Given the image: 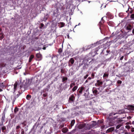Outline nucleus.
Listing matches in <instances>:
<instances>
[{"label": "nucleus", "instance_id": "f257e3e1", "mask_svg": "<svg viewBox=\"0 0 134 134\" xmlns=\"http://www.w3.org/2000/svg\"><path fill=\"white\" fill-rule=\"evenodd\" d=\"M78 127L79 129H83L81 131L82 132H83L86 130H89L90 129V127L88 126V124H86V123L80 124L78 125Z\"/></svg>", "mask_w": 134, "mask_h": 134}, {"label": "nucleus", "instance_id": "f03ea898", "mask_svg": "<svg viewBox=\"0 0 134 134\" xmlns=\"http://www.w3.org/2000/svg\"><path fill=\"white\" fill-rule=\"evenodd\" d=\"M104 50V48L102 47V46H99L96 49L95 52L96 54H101L103 53V52Z\"/></svg>", "mask_w": 134, "mask_h": 134}, {"label": "nucleus", "instance_id": "7ed1b4c3", "mask_svg": "<svg viewBox=\"0 0 134 134\" xmlns=\"http://www.w3.org/2000/svg\"><path fill=\"white\" fill-rule=\"evenodd\" d=\"M133 12V10L132 9V8H130V6L129 7V8H128V9L126 11V12L128 13V15L127 16L125 17L124 19L123 20V21H124L125 19H127V18L128 16L129 15V14H132Z\"/></svg>", "mask_w": 134, "mask_h": 134}, {"label": "nucleus", "instance_id": "20e7f679", "mask_svg": "<svg viewBox=\"0 0 134 134\" xmlns=\"http://www.w3.org/2000/svg\"><path fill=\"white\" fill-rule=\"evenodd\" d=\"M93 60L91 59L90 58H85L84 60L85 63L87 65H88L92 63V61Z\"/></svg>", "mask_w": 134, "mask_h": 134}, {"label": "nucleus", "instance_id": "39448f33", "mask_svg": "<svg viewBox=\"0 0 134 134\" xmlns=\"http://www.w3.org/2000/svg\"><path fill=\"white\" fill-rule=\"evenodd\" d=\"M75 62V60L74 59L72 58L69 60L68 63V65L69 67H71L72 66Z\"/></svg>", "mask_w": 134, "mask_h": 134}, {"label": "nucleus", "instance_id": "423d86ee", "mask_svg": "<svg viewBox=\"0 0 134 134\" xmlns=\"http://www.w3.org/2000/svg\"><path fill=\"white\" fill-rule=\"evenodd\" d=\"M132 28V27L131 25L129 24L127 25L126 27V30L128 31L127 32L128 33L131 31Z\"/></svg>", "mask_w": 134, "mask_h": 134}, {"label": "nucleus", "instance_id": "0eeeda50", "mask_svg": "<svg viewBox=\"0 0 134 134\" xmlns=\"http://www.w3.org/2000/svg\"><path fill=\"white\" fill-rule=\"evenodd\" d=\"M85 88L83 87H81L79 88L77 90V92L80 94H82L83 91L84 89Z\"/></svg>", "mask_w": 134, "mask_h": 134}, {"label": "nucleus", "instance_id": "6e6552de", "mask_svg": "<svg viewBox=\"0 0 134 134\" xmlns=\"http://www.w3.org/2000/svg\"><path fill=\"white\" fill-rule=\"evenodd\" d=\"M36 57L37 58L38 60H40L42 59V55L40 53H37L36 55Z\"/></svg>", "mask_w": 134, "mask_h": 134}, {"label": "nucleus", "instance_id": "1a4fd4ad", "mask_svg": "<svg viewBox=\"0 0 134 134\" xmlns=\"http://www.w3.org/2000/svg\"><path fill=\"white\" fill-rule=\"evenodd\" d=\"M97 83H96L95 84V86H99L100 85H102L103 84V82L102 81H100L99 80L97 81Z\"/></svg>", "mask_w": 134, "mask_h": 134}, {"label": "nucleus", "instance_id": "9d476101", "mask_svg": "<svg viewBox=\"0 0 134 134\" xmlns=\"http://www.w3.org/2000/svg\"><path fill=\"white\" fill-rule=\"evenodd\" d=\"M5 114H4L3 115H2L1 119V121L2 122V124H1V126L2 125H3V123L5 121Z\"/></svg>", "mask_w": 134, "mask_h": 134}, {"label": "nucleus", "instance_id": "9b49d317", "mask_svg": "<svg viewBox=\"0 0 134 134\" xmlns=\"http://www.w3.org/2000/svg\"><path fill=\"white\" fill-rule=\"evenodd\" d=\"M58 26L59 27L61 28L64 27L65 25L64 23L62 22H60L58 23Z\"/></svg>", "mask_w": 134, "mask_h": 134}, {"label": "nucleus", "instance_id": "f8f14e48", "mask_svg": "<svg viewBox=\"0 0 134 134\" xmlns=\"http://www.w3.org/2000/svg\"><path fill=\"white\" fill-rule=\"evenodd\" d=\"M20 95V93H19L18 94H17L15 96H14V98L13 99V103L14 102H15V100L16 99V98L18 97H19V96ZM12 99L13 100L12 98Z\"/></svg>", "mask_w": 134, "mask_h": 134}, {"label": "nucleus", "instance_id": "ddd939ff", "mask_svg": "<svg viewBox=\"0 0 134 134\" xmlns=\"http://www.w3.org/2000/svg\"><path fill=\"white\" fill-rule=\"evenodd\" d=\"M127 108L130 110H133L134 109V106L129 105L127 106Z\"/></svg>", "mask_w": 134, "mask_h": 134}, {"label": "nucleus", "instance_id": "4468645a", "mask_svg": "<svg viewBox=\"0 0 134 134\" xmlns=\"http://www.w3.org/2000/svg\"><path fill=\"white\" fill-rule=\"evenodd\" d=\"M114 129V127H111L108 129L107 131V133H109L113 131Z\"/></svg>", "mask_w": 134, "mask_h": 134}, {"label": "nucleus", "instance_id": "2eb2a0df", "mask_svg": "<svg viewBox=\"0 0 134 134\" xmlns=\"http://www.w3.org/2000/svg\"><path fill=\"white\" fill-rule=\"evenodd\" d=\"M107 23L110 26H114V23L112 21H110L109 22H107Z\"/></svg>", "mask_w": 134, "mask_h": 134}, {"label": "nucleus", "instance_id": "dca6fc26", "mask_svg": "<svg viewBox=\"0 0 134 134\" xmlns=\"http://www.w3.org/2000/svg\"><path fill=\"white\" fill-rule=\"evenodd\" d=\"M75 99V97L73 95H72L69 97V100L73 102Z\"/></svg>", "mask_w": 134, "mask_h": 134}, {"label": "nucleus", "instance_id": "f3484780", "mask_svg": "<svg viewBox=\"0 0 134 134\" xmlns=\"http://www.w3.org/2000/svg\"><path fill=\"white\" fill-rule=\"evenodd\" d=\"M103 17L101 19V21H100L99 23V25L101 27V25H103V24L104 23L105 21L103 19Z\"/></svg>", "mask_w": 134, "mask_h": 134}, {"label": "nucleus", "instance_id": "a211bd4d", "mask_svg": "<svg viewBox=\"0 0 134 134\" xmlns=\"http://www.w3.org/2000/svg\"><path fill=\"white\" fill-rule=\"evenodd\" d=\"M68 131V129L67 128L65 127L63 128L62 131L64 133H66Z\"/></svg>", "mask_w": 134, "mask_h": 134}, {"label": "nucleus", "instance_id": "6ab92c4d", "mask_svg": "<svg viewBox=\"0 0 134 134\" xmlns=\"http://www.w3.org/2000/svg\"><path fill=\"white\" fill-rule=\"evenodd\" d=\"M130 18L131 19H129L128 20V21L130 20H134V14H132L130 16Z\"/></svg>", "mask_w": 134, "mask_h": 134}, {"label": "nucleus", "instance_id": "aec40b11", "mask_svg": "<svg viewBox=\"0 0 134 134\" xmlns=\"http://www.w3.org/2000/svg\"><path fill=\"white\" fill-rule=\"evenodd\" d=\"M34 58V56L33 55H31L29 57V62H31L32 59Z\"/></svg>", "mask_w": 134, "mask_h": 134}, {"label": "nucleus", "instance_id": "412c9836", "mask_svg": "<svg viewBox=\"0 0 134 134\" xmlns=\"http://www.w3.org/2000/svg\"><path fill=\"white\" fill-rule=\"evenodd\" d=\"M6 127L5 126H3L1 127V130H2V132H5V130H6Z\"/></svg>", "mask_w": 134, "mask_h": 134}, {"label": "nucleus", "instance_id": "4be33fe9", "mask_svg": "<svg viewBox=\"0 0 134 134\" xmlns=\"http://www.w3.org/2000/svg\"><path fill=\"white\" fill-rule=\"evenodd\" d=\"M18 83L17 82H15L14 84V90H16L17 89V87Z\"/></svg>", "mask_w": 134, "mask_h": 134}, {"label": "nucleus", "instance_id": "5701e85b", "mask_svg": "<svg viewBox=\"0 0 134 134\" xmlns=\"http://www.w3.org/2000/svg\"><path fill=\"white\" fill-rule=\"evenodd\" d=\"M65 55H69L70 53H71V52L68 51V50H66L65 51Z\"/></svg>", "mask_w": 134, "mask_h": 134}, {"label": "nucleus", "instance_id": "b1692460", "mask_svg": "<svg viewBox=\"0 0 134 134\" xmlns=\"http://www.w3.org/2000/svg\"><path fill=\"white\" fill-rule=\"evenodd\" d=\"M93 92L94 95H97L98 94V91L96 89L94 90H93Z\"/></svg>", "mask_w": 134, "mask_h": 134}, {"label": "nucleus", "instance_id": "393cba45", "mask_svg": "<svg viewBox=\"0 0 134 134\" xmlns=\"http://www.w3.org/2000/svg\"><path fill=\"white\" fill-rule=\"evenodd\" d=\"M78 88V86H75L72 89V91L73 92H74Z\"/></svg>", "mask_w": 134, "mask_h": 134}, {"label": "nucleus", "instance_id": "a878e982", "mask_svg": "<svg viewBox=\"0 0 134 134\" xmlns=\"http://www.w3.org/2000/svg\"><path fill=\"white\" fill-rule=\"evenodd\" d=\"M75 120H72L71 122L70 125L71 127H72L73 126L74 124L75 123Z\"/></svg>", "mask_w": 134, "mask_h": 134}, {"label": "nucleus", "instance_id": "bb28decb", "mask_svg": "<svg viewBox=\"0 0 134 134\" xmlns=\"http://www.w3.org/2000/svg\"><path fill=\"white\" fill-rule=\"evenodd\" d=\"M31 96L29 94H28L26 96V99L28 100H29L31 98Z\"/></svg>", "mask_w": 134, "mask_h": 134}, {"label": "nucleus", "instance_id": "cd10ccee", "mask_svg": "<svg viewBox=\"0 0 134 134\" xmlns=\"http://www.w3.org/2000/svg\"><path fill=\"white\" fill-rule=\"evenodd\" d=\"M68 80V78L66 77H63L62 79V82H64Z\"/></svg>", "mask_w": 134, "mask_h": 134}, {"label": "nucleus", "instance_id": "c85d7f7f", "mask_svg": "<svg viewBox=\"0 0 134 134\" xmlns=\"http://www.w3.org/2000/svg\"><path fill=\"white\" fill-rule=\"evenodd\" d=\"M44 25L43 23H41L40 24V26L39 27L41 29L44 28Z\"/></svg>", "mask_w": 134, "mask_h": 134}, {"label": "nucleus", "instance_id": "c756f323", "mask_svg": "<svg viewBox=\"0 0 134 134\" xmlns=\"http://www.w3.org/2000/svg\"><path fill=\"white\" fill-rule=\"evenodd\" d=\"M75 82H72L71 83L70 85V88H72L73 86L75 85Z\"/></svg>", "mask_w": 134, "mask_h": 134}, {"label": "nucleus", "instance_id": "7c9ffc66", "mask_svg": "<svg viewBox=\"0 0 134 134\" xmlns=\"http://www.w3.org/2000/svg\"><path fill=\"white\" fill-rule=\"evenodd\" d=\"M19 110V109L17 107H16L14 109V112L15 113H16L17 111H18Z\"/></svg>", "mask_w": 134, "mask_h": 134}, {"label": "nucleus", "instance_id": "2f4dec72", "mask_svg": "<svg viewBox=\"0 0 134 134\" xmlns=\"http://www.w3.org/2000/svg\"><path fill=\"white\" fill-rule=\"evenodd\" d=\"M4 37L3 34H0V40L3 39Z\"/></svg>", "mask_w": 134, "mask_h": 134}, {"label": "nucleus", "instance_id": "473e14b6", "mask_svg": "<svg viewBox=\"0 0 134 134\" xmlns=\"http://www.w3.org/2000/svg\"><path fill=\"white\" fill-rule=\"evenodd\" d=\"M48 17V14L44 16V20H46L47 19Z\"/></svg>", "mask_w": 134, "mask_h": 134}, {"label": "nucleus", "instance_id": "72a5a7b5", "mask_svg": "<svg viewBox=\"0 0 134 134\" xmlns=\"http://www.w3.org/2000/svg\"><path fill=\"white\" fill-rule=\"evenodd\" d=\"M108 74L104 73L103 75V77H108Z\"/></svg>", "mask_w": 134, "mask_h": 134}, {"label": "nucleus", "instance_id": "f704fd0d", "mask_svg": "<svg viewBox=\"0 0 134 134\" xmlns=\"http://www.w3.org/2000/svg\"><path fill=\"white\" fill-rule=\"evenodd\" d=\"M121 124H119L116 127V129H119L121 126Z\"/></svg>", "mask_w": 134, "mask_h": 134}, {"label": "nucleus", "instance_id": "c9c22d12", "mask_svg": "<svg viewBox=\"0 0 134 134\" xmlns=\"http://www.w3.org/2000/svg\"><path fill=\"white\" fill-rule=\"evenodd\" d=\"M65 71L63 69H61V73L62 74L64 73Z\"/></svg>", "mask_w": 134, "mask_h": 134}, {"label": "nucleus", "instance_id": "e433bc0d", "mask_svg": "<svg viewBox=\"0 0 134 134\" xmlns=\"http://www.w3.org/2000/svg\"><path fill=\"white\" fill-rule=\"evenodd\" d=\"M62 52V49L60 48H59L58 50V52L59 53H61Z\"/></svg>", "mask_w": 134, "mask_h": 134}, {"label": "nucleus", "instance_id": "4c0bfd02", "mask_svg": "<svg viewBox=\"0 0 134 134\" xmlns=\"http://www.w3.org/2000/svg\"><path fill=\"white\" fill-rule=\"evenodd\" d=\"M95 75L94 73H92L91 74V77L92 79H93Z\"/></svg>", "mask_w": 134, "mask_h": 134}, {"label": "nucleus", "instance_id": "58836bf2", "mask_svg": "<svg viewBox=\"0 0 134 134\" xmlns=\"http://www.w3.org/2000/svg\"><path fill=\"white\" fill-rule=\"evenodd\" d=\"M25 131L23 129H22L21 130V134H24Z\"/></svg>", "mask_w": 134, "mask_h": 134}, {"label": "nucleus", "instance_id": "ea45409f", "mask_svg": "<svg viewBox=\"0 0 134 134\" xmlns=\"http://www.w3.org/2000/svg\"><path fill=\"white\" fill-rule=\"evenodd\" d=\"M116 114V113H110L109 114V116H112L113 115H115Z\"/></svg>", "mask_w": 134, "mask_h": 134}, {"label": "nucleus", "instance_id": "a19ab883", "mask_svg": "<svg viewBox=\"0 0 134 134\" xmlns=\"http://www.w3.org/2000/svg\"><path fill=\"white\" fill-rule=\"evenodd\" d=\"M25 122H26V121H25L24 122H22L21 123V124H22V125H24L25 126H26V124L25 123Z\"/></svg>", "mask_w": 134, "mask_h": 134}, {"label": "nucleus", "instance_id": "79ce46f5", "mask_svg": "<svg viewBox=\"0 0 134 134\" xmlns=\"http://www.w3.org/2000/svg\"><path fill=\"white\" fill-rule=\"evenodd\" d=\"M88 74H86L85 76L84 77V79H86L87 77L88 76Z\"/></svg>", "mask_w": 134, "mask_h": 134}, {"label": "nucleus", "instance_id": "37998d69", "mask_svg": "<svg viewBox=\"0 0 134 134\" xmlns=\"http://www.w3.org/2000/svg\"><path fill=\"white\" fill-rule=\"evenodd\" d=\"M122 82V81L120 80H119L117 81V83L118 84H121Z\"/></svg>", "mask_w": 134, "mask_h": 134}, {"label": "nucleus", "instance_id": "c03bdc74", "mask_svg": "<svg viewBox=\"0 0 134 134\" xmlns=\"http://www.w3.org/2000/svg\"><path fill=\"white\" fill-rule=\"evenodd\" d=\"M47 93H46L43 94V97H46L47 96Z\"/></svg>", "mask_w": 134, "mask_h": 134}, {"label": "nucleus", "instance_id": "a18cd8bd", "mask_svg": "<svg viewBox=\"0 0 134 134\" xmlns=\"http://www.w3.org/2000/svg\"><path fill=\"white\" fill-rule=\"evenodd\" d=\"M64 126V124H63L62 125H61L59 126V128H62Z\"/></svg>", "mask_w": 134, "mask_h": 134}, {"label": "nucleus", "instance_id": "49530a36", "mask_svg": "<svg viewBox=\"0 0 134 134\" xmlns=\"http://www.w3.org/2000/svg\"><path fill=\"white\" fill-rule=\"evenodd\" d=\"M106 15L107 16H110V15H111V14L109 12H108L107 13Z\"/></svg>", "mask_w": 134, "mask_h": 134}, {"label": "nucleus", "instance_id": "de8ad7c7", "mask_svg": "<svg viewBox=\"0 0 134 134\" xmlns=\"http://www.w3.org/2000/svg\"><path fill=\"white\" fill-rule=\"evenodd\" d=\"M67 36L68 37V39L72 38L71 37H70L69 34H67Z\"/></svg>", "mask_w": 134, "mask_h": 134}, {"label": "nucleus", "instance_id": "09e8293b", "mask_svg": "<svg viewBox=\"0 0 134 134\" xmlns=\"http://www.w3.org/2000/svg\"><path fill=\"white\" fill-rule=\"evenodd\" d=\"M110 52V51L109 50H106V52L107 53V54H106L105 55H107L108 54V53H109Z\"/></svg>", "mask_w": 134, "mask_h": 134}, {"label": "nucleus", "instance_id": "8fccbe9b", "mask_svg": "<svg viewBox=\"0 0 134 134\" xmlns=\"http://www.w3.org/2000/svg\"><path fill=\"white\" fill-rule=\"evenodd\" d=\"M131 131L132 132H134V128L132 127L131 128Z\"/></svg>", "mask_w": 134, "mask_h": 134}, {"label": "nucleus", "instance_id": "3c124183", "mask_svg": "<svg viewBox=\"0 0 134 134\" xmlns=\"http://www.w3.org/2000/svg\"><path fill=\"white\" fill-rule=\"evenodd\" d=\"M20 128V126L19 125H18L16 126V129H18Z\"/></svg>", "mask_w": 134, "mask_h": 134}, {"label": "nucleus", "instance_id": "603ef678", "mask_svg": "<svg viewBox=\"0 0 134 134\" xmlns=\"http://www.w3.org/2000/svg\"><path fill=\"white\" fill-rule=\"evenodd\" d=\"M123 58H124V56H122L120 58V60H122L123 59Z\"/></svg>", "mask_w": 134, "mask_h": 134}, {"label": "nucleus", "instance_id": "864d4df0", "mask_svg": "<svg viewBox=\"0 0 134 134\" xmlns=\"http://www.w3.org/2000/svg\"><path fill=\"white\" fill-rule=\"evenodd\" d=\"M104 127H105V126L103 125V126H101V128L102 129H103L104 128Z\"/></svg>", "mask_w": 134, "mask_h": 134}, {"label": "nucleus", "instance_id": "5fc2aeb1", "mask_svg": "<svg viewBox=\"0 0 134 134\" xmlns=\"http://www.w3.org/2000/svg\"><path fill=\"white\" fill-rule=\"evenodd\" d=\"M91 78H92V77H89L88 79H87V80H91Z\"/></svg>", "mask_w": 134, "mask_h": 134}, {"label": "nucleus", "instance_id": "6e6d98bb", "mask_svg": "<svg viewBox=\"0 0 134 134\" xmlns=\"http://www.w3.org/2000/svg\"><path fill=\"white\" fill-rule=\"evenodd\" d=\"M20 89H21V88L22 87H23V86H22L21 85H20Z\"/></svg>", "mask_w": 134, "mask_h": 134}, {"label": "nucleus", "instance_id": "4d7b16f0", "mask_svg": "<svg viewBox=\"0 0 134 134\" xmlns=\"http://www.w3.org/2000/svg\"><path fill=\"white\" fill-rule=\"evenodd\" d=\"M46 47H44L43 48V49L44 50H45L46 49Z\"/></svg>", "mask_w": 134, "mask_h": 134}, {"label": "nucleus", "instance_id": "13d9d810", "mask_svg": "<svg viewBox=\"0 0 134 134\" xmlns=\"http://www.w3.org/2000/svg\"><path fill=\"white\" fill-rule=\"evenodd\" d=\"M88 82V80H87L85 81V83H87V82Z\"/></svg>", "mask_w": 134, "mask_h": 134}, {"label": "nucleus", "instance_id": "bf43d9fd", "mask_svg": "<svg viewBox=\"0 0 134 134\" xmlns=\"http://www.w3.org/2000/svg\"><path fill=\"white\" fill-rule=\"evenodd\" d=\"M132 32L133 34H134V29L132 31Z\"/></svg>", "mask_w": 134, "mask_h": 134}, {"label": "nucleus", "instance_id": "052dcab7", "mask_svg": "<svg viewBox=\"0 0 134 134\" xmlns=\"http://www.w3.org/2000/svg\"><path fill=\"white\" fill-rule=\"evenodd\" d=\"M132 124L133 125H134V121H132Z\"/></svg>", "mask_w": 134, "mask_h": 134}, {"label": "nucleus", "instance_id": "680f3d73", "mask_svg": "<svg viewBox=\"0 0 134 134\" xmlns=\"http://www.w3.org/2000/svg\"><path fill=\"white\" fill-rule=\"evenodd\" d=\"M96 125V124H92V125H93V126H95Z\"/></svg>", "mask_w": 134, "mask_h": 134}, {"label": "nucleus", "instance_id": "e2e57ef3", "mask_svg": "<svg viewBox=\"0 0 134 134\" xmlns=\"http://www.w3.org/2000/svg\"><path fill=\"white\" fill-rule=\"evenodd\" d=\"M3 91V90L2 89L0 88V92H1V91Z\"/></svg>", "mask_w": 134, "mask_h": 134}, {"label": "nucleus", "instance_id": "0e129e2a", "mask_svg": "<svg viewBox=\"0 0 134 134\" xmlns=\"http://www.w3.org/2000/svg\"><path fill=\"white\" fill-rule=\"evenodd\" d=\"M90 48V47H89V48H87L86 49V50H87V49H89Z\"/></svg>", "mask_w": 134, "mask_h": 134}, {"label": "nucleus", "instance_id": "69168bd1", "mask_svg": "<svg viewBox=\"0 0 134 134\" xmlns=\"http://www.w3.org/2000/svg\"><path fill=\"white\" fill-rule=\"evenodd\" d=\"M102 25H101L100 26H100V29L101 28V27L102 26ZM100 30H101V29H100Z\"/></svg>", "mask_w": 134, "mask_h": 134}, {"label": "nucleus", "instance_id": "338daca9", "mask_svg": "<svg viewBox=\"0 0 134 134\" xmlns=\"http://www.w3.org/2000/svg\"><path fill=\"white\" fill-rule=\"evenodd\" d=\"M1 29H0V31H1Z\"/></svg>", "mask_w": 134, "mask_h": 134}, {"label": "nucleus", "instance_id": "774afa93", "mask_svg": "<svg viewBox=\"0 0 134 134\" xmlns=\"http://www.w3.org/2000/svg\"><path fill=\"white\" fill-rule=\"evenodd\" d=\"M102 122L101 121V122H100V123H102Z\"/></svg>", "mask_w": 134, "mask_h": 134}]
</instances>
